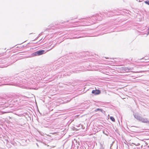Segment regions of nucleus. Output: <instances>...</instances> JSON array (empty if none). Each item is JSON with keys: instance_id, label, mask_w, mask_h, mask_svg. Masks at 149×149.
<instances>
[{"instance_id": "nucleus-1", "label": "nucleus", "mask_w": 149, "mask_h": 149, "mask_svg": "<svg viewBox=\"0 0 149 149\" xmlns=\"http://www.w3.org/2000/svg\"><path fill=\"white\" fill-rule=\"evenodd\" d=\"M131 69L127 67H122L120 68V72H128Z\"/></svg>"}, {"instance_id": "nucleus-2", "label": "nucleus", "mask_w": 149, "mask_h": 149, "mask_svg": "<svg viewBox=\"0 0 149 149\" xmlns=\"http://www.w3.org/2000/svg\"><path fill=\"white\" fill-rule=\"evenodd\" d=\"M45 51L44 50H40L37 51V54H38V56H39L41 55H42L44 53H45Z\"/></svg>"}, {"instance_id": "nucleus-3", "label": "nucleus", "mask_w": 149, "mask_h": 149, "mask_svg": "<svg viewBox=\"0 0 149 149\" xmlns=\"http://www.w3.org/2000/svg\"><path fill=\"white\" fill-rule=\"evenodd\" d=\"M141 120L143 123H148V121L147 119L146 118H141Z\"/></svg>"}, {"instance_id": "nucleus-4", "label": "nucleus", "mask_w": 149, "mask_h": 149, "mask_svg": "<svg viewBox=\"0 0 149 149\" xmlns=\"http://www.w3.org/2000/svg\"><path fill=\"white\" fill-rule=\"evenodd\" d=\"M37 53V52H36L34 53H33L32 54V55L33 56H37L38 55V54Z\"/></svg>"}, {"instance_id": "nucleus-5", "label": "nucleus", "mask_w": 149, "mask_h": 149, "mask_svg": "<svg viewBox=\"0 0 149 149\" xmlns=\"http://www.w3.org/2000/svg\"><path fill=\"white\" fill-rule=\"evenodd\" d=\"M96 94H97V95H98V94H100V91L99 90H96Z\"/></svg>"}, {"instance_id": "nucleus-6", "label": "nucleus", "mask_w": 149, "mask_h": 149, "mask_svg": "<svg viewBox=\"0 0 149 149\" xmlns=\"http://www.w3.org/2000/svg\"><path fill=\"white\" fill-rule=\"evenodd\" d=\"M110 119L112 121H113V122L115 121V119L113 117L111 116L110 117Z\"/></svg>"}, {"instance_id": "nucleus-7", "label": "nucleus", "mask_w": 149, "mask_h": 149, "mask_svg": "<svg viewBox=\"0 0 149 149\" xmlns=\"http://www.w3.org/2000/svg\"><path fill=\"white\" fill-rule=\"evenodd\" d=\"M92 93L93 94H94L95 95H97V94H96V91L95 90H93L92 91Z\"/></svg>"}, {"instance_id": "nucleus-8", "label": "nucleus", "mask_w": 149, "mask_h": 149, "mask_svg": "<svg viewBox=\"0 0 149 149\" xmlns=\"http://www.w3.org/2000/svg\"><path fill=\"white\" fill-rule=\"evenodd\" d=\"M100 111L101 112H102V110L100 109H97L95 110V111Z\"/></svg>"}, {"instance_id": "nucleus-9", "label": "nucleus", "mask_w": 149, "mask_h": 149, "mask_svg": "<svg viewBox=\"0 0 149 149\" xmlns=\"http://www.w3.org/2000/svg\"><path fill=\"white\" fill-rule=\"evenodd\" d=\"M0 112L1 113V114H3L4 113H7V112H3L2 111H0Z\"/></svg>"}, {"instance_id": "nucleus-10", "label": "nucleus", "mask_w": 149, "mask_h": 149, "mask_svg": "<svg viewBox=\"0 0 149 149\" xmlns=\"http://www.w3.org/2000/svg\"><path fill=\"white\" fill-rule=\"evenodd\" d=\"M145 3L146 4L149 5V1H145Z\"/></svg>"}, {"instance_id": "nucleus-11", "label": "nucleus", "mask_w": 149, "mask_h": 149, "mask_svg": "<svg viewBox=\"0 0 149 149\" xmlns=\"http://www.w3.org/2000/svg\"><path fill=\"white\" fill-rule=\"evenodd\" d=\"M148 30L149 33V28H148Z\"/></svg>"}]
</instances>
